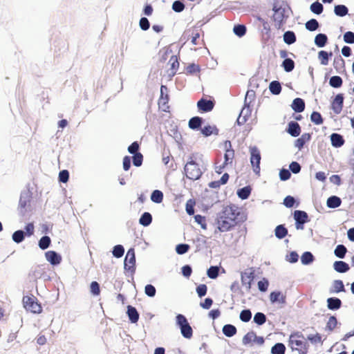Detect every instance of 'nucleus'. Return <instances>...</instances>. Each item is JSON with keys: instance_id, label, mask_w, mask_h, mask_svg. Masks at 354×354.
Returning <instances> with one entry per match:
<instances>
[{"instance_id": "nucleus-48", "label": "nucleus", "mask_w": 354, "mask_h": 354, "mask_svg": "<svg viewBox=\"0 0 354 354\" xmlns=\"http://www.w3.org/2000/svg\"><path fill=\"white\" fill-rule=\"evenodd\" d=\"M310 10L317 15H319L323 11V6L319 2H315L310 5Z\"/></svg>"}, {"instance_id": "nucleus-60", "label": "nucleus", "mask_w": 354, "mask_h": 354, "mask_svg": "<svg viewBox=\"0 0 354 354\" xmlns=\"http://www.w3.org/2000/svg\"><path fill=\"white\" fill-rule=\"evenodd\" d=\"M195 221L201 225L203 230L207 229V225L205 222V218L201 215H196L194 217Z\"/></svg>"}, {"instance_id": "nucleus-23", "label": "nucleus", "mask_w": 354, "mask_h": 354, "mask_svg": "<svg viewBox=\"0 0 354 354\" xmlns=\"http://www.w3.org/2000/svg\"><path fill=\"white\" fill-rule=\"evenodd\" d=\"M294 218L296 222H307L308 214L306 212L301 210H295L294 212Z\"/></svg>"}, {"instance_id": "nucleus-63", "label": "nucleus", "mask_w": 354, "mask_h": 354, "mask_svg": "<svg viewBox=\"0 0 354 354\" xmlns=\"http://www.w3.org/2000/svg\"><path fill=\"white\" fill-rule=\"evenodd\" d=\"M140 27L143 30H147L149 28L150 24L149 20L146 17H142L140 20Z\"/></svg>"}, {"instance_id": "nucleus-33", "label": "nucleus", "mask_w": 354, "mask_h": 354, "mask_svg": "<svg viewBox=\"0 0 354 354\" xmlns=\"http://www.w3.org/2000/svg\"><path fill=\"white\" fill-rule=\"evenodd\" d=\"M282 67L285 71L290 72L294 69L295 63L292 59L286 58L282 62Z\"/></svg>"}, {"instance_id": "nucleus-39", "label": "nucleus", "mask_w": 354, "mask_h": 354, "mask_svg": "<svg viewBox=\"0 0 354 354\" xmlns=\"http://www.w3.org/2000/svg\"><path fill=\"white\" fill-rule=\"evenodd\" d=\"M285 350L286 347L282 343H277L272 346L271 353L272 354H284Z\"/></svg>"}, {"instance_id": "nucleus-31", "label": "nucleus", "mask_w": 354, "mask_h": 354, "mask_svg": "<svg viewBox=\"0 0 354 354\" xmlns=\"http://www.w3.org/2000/svg\"><path fill=\"white\" fill-rule=\"evenodd\" d=\"M270 92L274 95H278L281 93V86L279 82L272 81L269 86Z\"/></svg>"}, {"instance_id": "nucleus-36", "label": "nucleus", "mask_w": 354, "mask_h": 354, "mask_svg": "<svg viewBox=\"0 0 354 354\" xmlns=\"http://www.w3.org/2000/svg\"><path fill=\"white\" fill-rule=\"evenodd\" d=\"M202 123V118L200 117H194L189 121V127L192 129H198Z\"/></svg>"}, {"instance_id": "nucleus-13", "label": "nucleus", "mask_w": 354, "mask_h": 354, "mask_svg": "<svg viewBox=\"0 0 354 354\" xmlns=\"http://www.w3.org/2000/svg\"><path fill=\"white\" fill-rule=\"evenodd\" d=\"M287 131L292 136L297 137L301 133V128L297 122L292 121L288 124Z\"/></svg>"}, {"instance_id": "nucleus-57", "label": "nucleus", "mask_w": 354, "mask_h": 354, "mask_svg": "<svg viewBox=\"0 0 354 354\" xmlns=\"http://www.w3.org/2000/svg\"><path fill=\"white\" fill-rule=\"evenodd\" d=\"M307 339L309 341H310V342L313 344H317L322 342V337L319 333L309 335H308Z\"/></svg>"}, {"instance_id": "nucleus-4", "label": "nucleus", "mask_w": 354, "mask_h": 354, "mask_svg": "<svg viewBox=\"0 0 354 354\" xmlns=\"http://www.w3.org/2000/svg\"><path fill=\"white\" fill-rule=\"evenodd\" d=\"M176 325L180 328L181 335L186 339H190L193 335V330L187 318L181 314L176 317Z\"/></svg>"}, {"instance_id": "nucleus-29", "label": "nucleus", "mask_w": 354, "mask_h": 354, "mask_svg": "<svg viewBox=\"0 0 354 354\" xmlns=\"http://www.w3.org/2000/svg\"><path fill=\"white\" fill-rule=\"evenodd\" d=\"M256 339V333L254 332L248 333L242 339L243 344L244 345H250L252 342L255 341Z\"/></svg>"}, {"instance_id": "nucleus-59", "label": "nucleus", "mask_w": 354, "mask_h": 354, "mask_svg": "<svg viewBox=\"0 0 354 354\" xmlns=\"http://www.w3.org/2000/svg\"><path fill=\"white\" fill-rule=\"evenodd\" d=\"M91 292L93 295H99L100 290V286L97 282L93 281L91 283L90 286Z\"/></svg>"}, {"instance_id": "nucleus-19", "label": "nucleus", "mask_w": 354, "mask_h": 354, "mask_svg": "<svg viewBox=\"0 0 354 354\" xmlns=\"http://www.w3.org/2000/svg\"><path fill=\"white\" fill-rule=\"evenodd\" d=\"M127 315L131 323H136L138 321L139 314L136 308L131 306H128Z\"/></svg>"}, {"instance_id": "nucleus-1", "label": "nucleus", "mask_w": 354, "mask_h": 354, "mask_svg": "<svg viewBox=\"0 0 354 354\" xmlns=\"http://www.w3.org/2000/svg\"><path fill=\"white\" fill-rule=\"evenodd\" d=\"M239 213L238 207L235 205L224 207L222 211L217 214L214 223L215 225L214 236L217 238L218 232L230 231L236 225V219Z\"/></svg>"}, {"instance_id": "nucleus-12", "label": "nucleus", "mask_w": 354, "mask_h": 354, "mask_svg": "<svg viewBox=\"0 0 354 354\" xmlns=\"http://www.w3.org/2000/svg\"><path fill=\"white\" fill-rule=\"evenodd\" d=\"M344 97L342 94L335 96L333 103L332 108L335 113H339L342 109Z\"/></svg>"}, {"instance_id": "nucleus-7", "label": "nucleus", "mask_w": 354, "mask_h": 354, "mask_svg": "<svg viewBox=\"0 0 354 354\" xmlns=\"http://www.w3.org/2000/svg\"><path fill=\"white\" fill-rule=\"evenodd\" d=\"M250 162L253 167V170L256 174H259L260 171L261 155L259 149L256 147L250 148Z\"/></svg>"}, {"instance_id": "nucleus-16", "label": "nucleus", "mask_w": 354, "mask_h": 354, "mask_svg": "<svg viewBox=\"0 0 354 354\" xmlns=\"http://www.w3.org/2000/svg\"><path fill=\"white\" fill-rule=\"evenodd\" d=\"M168 64L170 65V68L168 71L169 75L174 76L176 71L179 66V63L178 62L177 57L176 56H171L169 60Z\"/></svg>"}, {"instance_id": "nucleus-24", "label": "nucleus", "mask_w": 354, "mask_h": 354, "mask_svg": "<svg viewBox=\"0 0 354 354\" xmlns=\"http://www.w3.org/2000/svg\"><path fill=\"white\" fill-rule=\"evenodd\" d=\"M328 37L325 34L319 33L315 38V44L319 48L324 47L327 42Z\"/></svg>"}, {"instance_id": "nucleus-9", "label": "nucleus", "mask_w": 354, "mask_h": 354, "mask_svg": "<svg viewBox=\"0 0 354 354\" xmlns=\"http://www.w3.org/2000/svg\"><path fill=\"white\" fill-rule=\"evenodd\" d=\"M46 260L52 265L55 266L60 263L62 257L55 251L50 250L45 253Z\"/></svg>"}, {"instance_id": "nucleus-8", "label": "nucleus", "mask_w": 354, "mask_h": 354, "mask_svg": "<svg viewBox=\"0 0 354 354\" xmlns=\"http://www.w3.org/2000/svg\"><path fill=\"white\" fill-rule=\"evenodd\" d=\"M23 303L25 308L33 313H40L41 312V306L36 301L34 298L30 297H24Z\"/></svg>"}, {"instance_id": "nucleus-30", "label": "nucleus", "mask_w": 354, "mask_h": 354, "mask_svg": "<svg viewBox=\"0 0 354 354\" xmlns=\"http://www.w3.org/2000/svg\"><path fill=\"white\" fill-rule=\"evenodd\" d=\"M152 221V216L149 212H145L140 218L139 223L143 226H148Z\"/></svg>"}, {"instance_id": "nucleus-42", "label": "nucleus", "mask_w": 354, "mask_h": 354, "mask_svg": "<svg viewBox=\"0 0 354 354\" xmlns=\"http://www.w3.org/2000/svg\"><path fill=\"white\" fill-rule=\"evenodd\" d=\"M50 239L48 236H42L39 241V247L41 250H45L48 248L50 244Z\"/></svg>"}, {"instance_id": "nucleus-37", "label": "nucleus", "mask_w": 354, "mask_h": 354, "mask_svg": "<svg viewBox=\"0 0 354 354\" xmlns=\"http://www.w3.org/2000/svg\"><path fill=\"white\" fill-rule=\"evenodd\" d=\"M344 291V286L343 282L341 280H335L334 281L332 286L331 292H339Z\"/></svg>"}, {"instance_id": "nucleus-14", "label": "nucleus", "mask_w": 354, "mask_h": 354, "mask_svg": "<svg viewBox=\"0 0 354 354\" xmlns=\"http://www.w3.org/2000/svg\"><path fill=\"white\" fill-rule=\"evenodd\" d=\"M253 279L252 272H244L241 274V282L243 285L246 286L247 289H250L251 282Z\"/></svg>"}, {"instance_id": "nucleus-20", "label": "nucleus", "mask_w": 354, "mask_h": 354, "mask_svg": "<svg viewBox=\"0 0 354 354\" xmlns=\"http://www.w3.org/2000/svg\"><path fill=\"white\" fill-rule=\"evenodd\" d=\"M292 109L297 113L302 112L305 108L304 101L301 98H295L292 104Z\"/></svg>"}, {"instance_id": "nucleus-35", "label": "nucleus", "mask_w": 354, "mask_h": 354, "mask_svg": "<svg viewBox=\"0 0 354 354\" xmlns=\"http://www.w3.org/2000/svg\"><path fill=\"white\" fill-rule=\"evenodd\" d=\"M25 238V232L22 230L15 231L12 236V239L13 241L17 243H19L24 240Z\"/></svg>"}, {"instance_id": "nucleus-62", "label": "nucleus", "mask_w": 354, "mask_h": 354, "mask_svg": "<svg viewBox=\"0 0 354 354\" xmlns=\"http://www.w3.org/2000/svg\"><path fill=\"white\" fill-rule=\"evenodd\" d=\"M291 174L288 169H282L279 172V178L281 180H287L290 178Z\"/></svg>"}, {"instance_id": "nucleus-51", "label": "nucleus", "mask_w": 354, "mask_h": 354, "mask_svg": "<svg viewBox=\"0 0 354 354\" xmlns=\"http://www.w3.org/2000/svg\"><path fill=\"white\" fill-rule=\"evenodd\" d=\"M311 121L315 124H321L323 122L322 117L318 112L314 111L310 116Z\"/></svg>"}, {"instance_id": "nucleus-46", "label": "nucleus", "mask_w": 354, "mask_h": 354, "mask_svg": "<svg viewBox=\"0 0 354 354\" xmlns=\"http://www.w3.org/2000/svg\"><path fill=\"white\" fill-rule=\"evenodd\" d=\"M266 321V315L262 313H257L254 317V322L258 325L263 324Z\"/></svg>"}, {"instance_id": "nucleus-17", "label": "nucleus", "mask_w": 354, "mask_h": 354, "mask_svg": "<svg viewBox=\"0 0 354 354\" xmlns=\"http://www.w3.org/2000/svg\"><path fill=\"white\" fill-rule=\"evenodd\" d=\"M334 270L339 273H344L349 270V266L344 261H337L333 263Z\"/></svg>"}, {"instance_id": "nucleus-10", "label": "nucleus", "mask_w": 354, "mask_h": 354, "mask_svg": "<svg viewBox=\"0 0 354 354\" xmlns=\"http://www.w3.org/2000/svg\"><path fill=\"white\" fill-rule=\"evenodd\" d=\"M136 263L135 252L133 249L128 250L125 259H124V268L126 270H131L133 268Z\"/></svg>"}, {"instance_id": "nucleus-55", "label": "nucleus", "mask_w": 354, "mask_h": 354, "mask_svg": "<svg viewBox=\"0 0 354 354\" xmlns=\"http://www.w3.org/2000/svg\"><path fill=\"white\" fill-rule=\"evenodd\" d=\"M189 248L187 244H178L176 247V251L178 254H183L186 253Z\"/></svg>"}, {"instance_id": "nucleus-5", "label": "nucleus", "mask_w": 354, "mask_h": 354, "mask_svg": "<svg viewBox=\"0 0 354 354\" xmlns=\"http://www.w3.org/2000/svg\"><path fill=\"white\" fill-rule=\"evenodd\" d=\"M184 169L186 176L191 180H197L202 174L198 164L194 161L187 162Z\"/></svg>"}, {"instance_id": "nucleus-52", "label": "nucleus", "mask_w": 354, "mask_h": 354, "mask_svg": "<svg viewBox=\"0 0 354 354\" xmlns=\"http://www.w3.org/2000/svg\"><path fill=\"white\" fill-rule=\"evenodd\" d=\"M234 34L239 37H242L245 34L246 28L243 25H236L234 27Z\"/></svg>"}, {"instance_id": "nucleus-50", "label": "nucleus", "mask_w": 354, "mask_h": 354, "mask_svg": "<svg viewBox=\"0 0 354 354\" xmlns=\"http://www.w3.org/2000/svg\"><path fill=\"white\" fill-rule=\"evenodd\" d=\"M252 317V313L250 310H243L240 313V319L242 322H248Z\"/></svg>"}, {"instance_id": "nucleus-28", "label": "nucleus", "mask_w": 354, "mask_h": 354, "mask_svg": "<svg viewBox=\"0 0 354 354\" xmlns=\"http://www.w3.org/2000/svg\"><path fill=\"white\" fill-rule=\"evenodd\" d=\"M251 193V188L249 186L244 187L237 191L238 196L243 199H247Z\"/></svg>"}, {"instance_id": "nucleus-53", "label": "nucleus", "mask_w": 354, "mask_h": 354, "mask_svg": "<svg viewBox=\"0 0 354 354\" xmlns=\"http://www.w3.org/2000/svg\"><path fill=\"white\" fill-rule=\"evenodd\" d=\"M145 292L147 296L153 297L156 295V290L153 286L148 284L145 288Z\"/></svg>"}, {"instance_id": "nucleus-27", "label": "nucleus", "mask_w": 354, "mask_h": 354, "mask_svg": "<svg viewBox=\"0 0 354 354\" xmlns=\"http://www.w3.org/2000/svg\"><path fill=\"white\" fill-rule=\"evenodd\" d=\"M348 10L344 5H337L334 8V12L337 16L344 17L348 14Z\"/></svg>"}, {"instance_id": "nucleus-41", "label": "nucleus", "mask_w": 354, "mask_h": 354, "mask_svg": "<svg viewBox=\"0 0 354 354\" xmlns=\"http://www.w3.org/2000/svg\"><path fill=\"white\" fill-rule=\"evenodd\" d=\"M329 84L334 88H339L342 84V79L339 76H333L330 78Z\"/></svg>"}, {"instance_id": "nucleus-40", "label": "nucleus", "mask_w": 354, "mask_h": 354, "mask_svg": "<svg viewBox=\"0 0 354 354\" xmlns=\"http://www.w3.org/2000/svg\"><path fill=\"white\" fill-rule=\"evenodd\" d=\"M163 194L159 190H154L151 195V200L156 203H160L162 201Z\"/></svg>"}, {"instance_id": "nucleus-47", "label": "nucleus", "mask_w": 354, "mask_h": 354, "mask_svg": "<svg viewBox=\"0 0 354 354\" xmlns=\"http://www.w3.org/2000/svg\"><path fill=\"white\" fill-rule=\"evenodd\" d=\"M218 266H211L207 271V274L210 279H216L218 275Z\"/></svg>"}, {"instance_id": "nucleus-6", "label": "nucleus", "mask_w": 354, "mask_h": 354, "mask_svg": "<svg viewBox=\"0 0 354 354\" xmlns=\"http://www.w3.org/2000/svg\"><path fill=\"white\" fill-rule=\"evenodd\" d=\"M253 94L254 93H253L252 91H248L246 93L245 100V106L242 109V110L239 114V116L236 120V122L239 125H241V124H244L246 122L248 118L251 114V110H250V107L248 106H247L246 104H247L248 97L252 96Z\"/></svg>"}, {"instance_id": "nucleus-21", "label": "nucleus", "mask_w": 354, "mask_h": 354, "mask_svg": "<svg viewBox=\"0 0 354 354\" xmlns=\"http://www.w3.org/2000/svg\"><path fill=\"white\" fill-rule=\"evenodd\" d=\"M328 308L330 310H337L340 308L342 301L336 297H330L327 299Z\"/></svg>"}, {"instance_id": "nucleus-3", "label": "nucleus", "mask_w": 354, "mask_h": 354, "mask_svg": "<svg viewBox=\"0 0 354 354\" xmlns=\"http://www.w3.org/2000/svg\"><path fill=\"white\" fill-rule=\"evenodd\" d=\"M304 336L299 333L290 335L289 344L292 350L299 351V354H306L307 342H305Z\"/></svg>"}, {"instance_id": "nucleus-64", "label": "nucleus", "mask_w": 354, "mask_h": 354, "mask_svg": "<svg viewBox=\"0 0 354 354\" xmlns=\"http://www.w3.org/2000/svg\"><path fill=\"white\" fill-rule=\"evenodd\" d=\"M207 290L206 285L201 284L196 288V292L200 297H202L206 295Z\"/></svg>"}, {"instance_id": "nucleus-15", "label": "nucleus", "mask_w": 354, "mask_h": 354, "mask_svg": "<svg viewBox=\"0 0 354 354\" xmlns=\"http://www.w3.org/2000/svg\"><path fill=\"white\" fill-rule=\"evenodd\" d=\"M270 299L272 303L284 304L286 301V297L281 292H272Z\"/></svg>"}, {"instance_id": "nucleus-43", "label": "nucleus", "mask_w": 354, "mask_h": 354, "mask_svg": "<svg viewBox=\"0 0 354 354\" xmlns=\"http://www.w3.org/2000/svg\"><path fill=\"white\" fill-rule=\"evenodd\" d=\"M329 54L324 50H321L318 53V58L322 65L326 66L328 64Z\"/></svg>"}, {"instance_id": "nucleus-25", "label": "nucleus", "mask_w": 354, "mask_h": 354, "mask_svg": "<svg viewBox=\"0 0 354 354\" xmlns=\"http://www.w3.org/2000/svg\"><path fill=\"white\" fill-rule=\"evenodd\" d=\"M283 41L286 44L290 45L295 42L296 36L292 31H286L283 34Z\"/></svg>"}, {"instance_id": "nucleus-34", "label": "nucleus", "mask_w": 354, "mask_h": 354, "mask_svg": "<svg viewBox=\"0 0 354 354\" xmlns=\"http://www.w3.org/2000/svg\"><path fill=\"white\" fill-rule=\"evenodd\" d=\"M313 260L314 257L310 252H305L301 257V261L304 265H308L311 263Z\"/></svg>"}, {"instance_id": "nucleus-49", "label": "nucleus", "mask_w": 354, "mask_h": 354, "mask_svg": "<svg viewBox=\"0 0 354 354\" xmlns=\"http://www.w3.org/2000/svg\"><path fill=\"white\" fill-rule=\"evenodd\" d=\"M124 250L122 245H117L114 246L113 250V255L116 258H120L123 256Z\"/></svg>"}, {"instance_id": "nucleus-45", "label": "nucleus", "mask_w": 354, "mask_h": 354, "mask_svg": "<svg viewBox=\"0 0 354 354\" xmlns=\"http://www.w3.org/2000/svg\"><path fill=\"white\" fill-rule=\"evenodd\" d=\"M305 26H306V28L307 30H308L310 31H314L318 28L319 23L316 19H312L308 21L306 23Z\"/></svg>"}, {"instance_id": "nucleus-22", "label": "nucleus", "mask_w": 354, "mask_h": 354, "mask_svg": "<svg viewBox=\"0 0 354 354\" xmlns=\"http://www.w3.org/2000/svg\"><path fill=\"white\" fill-rule=\"evenodd\" d=\"M341 203L342 201L339 197L332 196L327 199L326 205L329 208H336L340 206Z\"/></svg>"}, {"instance_id": "nucleus-18", "label": "nucleus", "mask_w": 354, "mask_h": 354, "mask_svg": "<svg viewBox=\"0 0 354 354\" xmlns=\"http://www.w3.org/2000/svg\"><path fill=\"white\" fill-rule=\"evenodd\" d=\"M330 141L331 144L335 147H342L344 143V140L342 138V136L338 133H332L330 135Z\"/></svg>"}, {"instance_id": "nucleus-38", "label": "nucleus", "mask_w": 354, "mask_h": 354, "mask_svg": "<svg viewBox=\"0 0 354 354\" xmlns=\"http://www.w3.org/2000/svg\"><path fill=\"white\" fill-rule=\"evenodd\" d=\"M346 251V248L344 245H338L335 249L334 253L337 257L342 259L344 257Z\"/></svg>"}, {"instance_id": "nucleus-11", "label": "nucleus", "mask_w": 354, "mask_h": 354, "mask_svg": "<svg viewBox=\"0 0 354 354\" xmlns=\"http://www.w3.org/2000/svg\"><path fill=\"white\" fill-rule=\"evenodd\" d=\"M198 109L203 112H209L214 108V103L211 100L201 99L197 102Z\"/></svg>"}, {"instance_id": "nucleus-32", "label": "nucleus", "mask_w": 354, "mask_h": 354, "mask_svg": "<svg viewBox=\"0 0 354 354\" xmlns=\"http://www.w3.org/2000/svg\"><path fill=\"white\" fill-rule=\"evenodd\" d=\"M287 229L282 225H279L275 228V236L278 239H281L284 238L287 235Z\"/></svg>"}, {"instance_id": "nucleus-44", "label": "nucleus", "mask_w": 354, "mask_h": 354, "mask_svg": "<svg viewBox=\"0 0 354 354\" xmlns=\"http://www.w3.org/2000/svg\"><path fill=\"white\" fill-rule=\"evenodd\" d=\"M217 131H217L216 128L214 126H206L201 129V133L205 136H209L212 135V133L217 134L218 133Z\"/></svg>"}, {"instance_id": "nucleus-2", "label": "nucleus", "mask_w": 354, "mask_h": 354, "mask_svg": "<svg viewBox=\"0 0 354 354\" xmlns=\"http://www.w3.org/2000/svg\"><path fill=\"white\" fill-rule=\"evenodd\" d=\"M272 10L274 25L277 28H280L284 20L288 17V15H286L288 8L283 3L276 2L274 3Z\"/></svg>"}, {"instance_id": "nucleus-61", "label": "nucleus", "mask_w": 354, "mask_h": 354, "mask_svg": "<svg viewBox=\"0 0 354 354\" xmlns=\"http://www.w3.org/2000/svg\"><path fill=\"white\" fill-rule=\"evenodd\" d=\"M344 41L347 44H354V32L348 31L344 35Z\"/></svg>"}, {"instance_id": "nucleus-58", "label": "nucleus", "mask_w": 354, "mask_h": 354, "mask_svg": "<svg viewBox=\"0 0 354 354\" xmlns=\"http://www.w3.org/2000/svg\"><path fill=\"white\" fill-rule=\"evenodd\" d=\"M142 155L137 153L133 156V163L136 167H140L142 163Z\"/></svg>"}, {"instance_id": "nucleus-26", "label": "nucleus", "mask_w": 354, "mask_h": 354, "mask_svg": "<svg viewBox=\"0 0 354 354\" xmlns=\"http://www.w3.org/2000/svg\"><path fill=\"white\" fill-rule=\"evenodd\" d=\"M223 333L227 337H232L236 333V328L231 324H226L223 328Z\"/></svg>"}, {"instance_id": "nucleus-54", "label": "nucleus", "mask_w": 354, "mask_h": 354, "mask_svg": "<svg viewBox=\"0 0 354 354\" xmlns=\"http://www.w3.org/2000/svg\"><path fill=\"white\" fill-rule=\"evenodd\" d=\"M337 321L335 317L331 316L330 317L327 324H326V328L329 330H333L337 326Z\"/></svg>"}, {"instance_id": "nucleus-56", "label": "nucleus", "mask_w": 354, "mask_h": 354, "mask_svg": "<svg viewBox=\"0 0 354 354\" xmlns=\"http://www.w3.org/2000/svg\"><path fill=\"white\" fill-rule=\"evenodd\" d=\"M185 8V5L180 1H175L172 4V9L177 12H182Z\"/></svg>"}]
</instances>
